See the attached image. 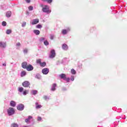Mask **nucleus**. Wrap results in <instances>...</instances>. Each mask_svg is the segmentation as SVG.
<instances>
[{
	"instance_id": "nucleus-1",
	"label": "nucleus",
	"mask_w": 127,
	"mask_h": 127,
	"mask_svg": "<svg viewBox=\"0 0 127 127\" xmlns=\"http://www.w3.org/2000/svg\"><path fill=\"white\" fill-rule=\"evenodd\" d=\"M23 90H24V88H23V87H18V94H21V93H22V95H23V96H26V95L28 94V90H25L23 91Z\"/></svg>"
},
{
	"instance_id": "nucleus-2",
	"label": "nucleus",
	"mask_w": 127,
	"mask_h": 127,
	"mask_svg": "<svg viewBox=\"0 0 127 127\" xmlns=\"http://www.w3.org/2000/svg\"><path fill=\"white\" fill-rule=\"evenodd\" d=\"M42 11L46 13H50L51 12V10H50L49 5H45L43 7Z\"/></svg>"
},
{
	"instance_id": "nucleus-3",
	"label": "nucleus",
	"mask_w": 127,
	"mask_h": 127,
	"mask_svg": "<svg viewBox=\"0 0 127 127\" xmlns=\"http://www.w3.org/2000/svg\"><path fill=\"white\" fill-rule=\"evenodd\" d=\"M7 113L8 116H13L14 113H15V111H14L13 108L9 107L7 110Z\"/></svg>"
},
{
	"instance_id": "nucleus-4",
	"label": "nucleus",
	"mask_w": 127,
	"mask_h": 127,
	"mask_svg": "<svg viewBox=\"0 0 127 127\" xmlns=\"http://www.w3.org/2000/svg\"><path fill=\"white\" fill-rule=\"evenodd\" d=\"M60 78H61V79H63V80H64V81H66L67 83H69L70 82V78H67V77L66 76V74L64 73L60 74Z\"/></svg>"
},
{
	"instance_id": "nucleus-5",
	"label": "nucleus",
	"mask_w": 127,
	"mask_h": 127,
	"mask_svg": "<svg viewBox=\"0 0 127 127\" xmlns=\"http://www.w3.org/2000/svg\"><path fill=\"white\" fill-rule=\"evenodd\" d=\"M56 56V53H55V50H52L50 52V54L49 55L50 58L51 59H53V58H55V56Z\"/></svg>"
},
{
	"instance_id": "nucleus-6",
	"label": "nucleus",
	"mask_w": 127,
	"mask_h": 127,
	"mask_svg": "<svg viewBox=\"0 0 127 127\" xmlns=\"http://www.w3.org/2000/svg\"><path fill=\"white\" fill-rule=\"evenodd\" d=\"M70 30H71V29L70 28V27H67L66 28V29L62 30V33L64 35H66V34H67V33H68V32H70Z\"/></svg>"
},
{
	"instance_id": "nucleus-7",
	"label": "nucleus",
	"mask_w": 127,
	"mask_h": 127,
	"mask_svg": "<svg viewBox=\"0 0 127 127\" xmlns=\"http://www.w3.org/2000/svg\"><path fill=\"white\" fill-rule=\"evenodd\" d=\"M17 109L18 111H23V110H24V105L21 104L18 105L17 106Z\"/></svg>"
},
{
	"instance_id": "nucleus-8",
	"label": "nucleus",
	"mask_w": 127,
	"mask_h": 127,
	"mask_svg": "<svg viewBox=\"0 0 127 127\" xmlns=\"http://www.w3.org/2000/svg\"><path fill=\"white\" fill-rule=\"evenodd\" d=\"M39 19L37 18V19H33L30 22V23L31 24H32V25H34L35 24H37V23H39Z\"/></svg>"
},
{
	"instance_id": "nucleus-9",
	"label": "nucleus",
	"mask_w": 127,
	"mask_h": 127,
	"mask_svg": "<svg viewBox=\"0 0 127 127\" xmlns=\"http://www.w3.org/2000/svg\"><path fill=\"white\" fill-rule=\"evenodd\" d=\"M22 85L23 87H24V88H28V87H29L30 83L28 81H25L22 83Z\"/></svg>"
},
{
	"instance_id": "nucleus-10",
	"label": "nucleus",
	"mask_w": 127,
	"mask_h": 127,
	"mask_svg": "<svg viewBox=\"0 0 127 127\" xmlns=\"http://www.w3.org/2000/svg\"><path fill=\"white\" fill-rule=\"evenodd\" d=\"M42 73H43L44 75H47V74L49 73V69L48 68H45L43 69L42 70Z\"/></svg>"
},
{
	"instance_id": "nucleus-11",
	"label": "nucleus",
	"mask_w": 127,
	"mask_h": 127,
	"mask_svg": "<svg viewBox=\"0 0 127 127\" xmlns=\"http://www.w3.org/2000/svg\"><path fill=\"white\" fill-rule=\"evenodd\" d=\"M0 48H6V42H0Z\"/></svg>"
},
{
	"instance_id": "nucleus-12",
	"label": "nucleus",
	"mask_w": 127,
	"mask_h": 127,
	"mask_svg": "<svg viewBox=\"0 0 127 127\" xmlns=\"http://www.w3.org/2000/svg\"><path fill=\"white\" fill-rule=\"evenodd\" d=\"M56 87H57V85L56 83L53 84L51 89V91H52V92L56 91Z\"/></svg>"
},
{
	"instance_id": "nucleus-13",
	"label": "nucleus",
	"mask_w": 127,
	"mask_h": 127,
	"mask_svg": "<svg viewBox=\"0 0 127 127\" xmlns=\"http://www.w3.org/2000/svg\"><path fill=\"white\" fill-rule=\"evenodd\" d=\"M32 119H33L32 116H29L28 117V118L25 120V122L27 124H29L30 123V120H32Z\"/></svg>"
},
{
	"instance_id": "nucleus-14",
	"label": "nucleus",
	"mask_w": 127,
	"mask_h": 127,
	"mask_svg": "<svg viewBox=\"0 0 127 127\" xmlns=\"http://www.w3.org/2000/svg\"><path fill=\"white\" fill-rule=\"evenodd\" d=\"M26 69L27 71H32V70H33V66L31 64H29L27 65Z\"/></svg>"
},
{
	"instance_id": "nucleus-15",
	"label": "nucleus",
	"mask_w": 127,
	"mask_h": 127,
	"mask_svg": "<svg viewBox=\"0 0 127 127\" xmlns=\"http://www.w3.org/2000/svg\"><path fill=\"white\" fill-rule=\"evenodd\" d=\"M35 108L37 110H38L39 109H41V108H42V106L40 104H39V103H38V102H36L35 103Z\"/></svg>"
},
{
	"instance_id": "nucleus-16",
	"label": "nucleus",
	"mask_w": 127,
	"mask_h": 127,
	"mask_svg": "<svg viewBox=\"0 0 127 127\" xmlns=\"http://www.w3.org/2000/svg\"><path fill=\"white\" fill-rule=\"evenodd\" d=\"M27 66H28V65H27V63L26 62H24L22 63V67L23 69H26V68H27Z\"/></svg>"
},
{
	"instance_id": "nucleus-17",
	"label": "nucleus",
	"mask_w": 127,
	"mask_h": 127,
	"mask_svg": "<svg viewBox=\"0 0 127 127\" xmlns=\"http://www.w3.org/2000/svg\"><path fill=\"white\" fill-rule=\"evenodd\" d=\"M10 107L14 108V107L16 106V103L14 101L12 100L10 102Z\"/></svg>"
},
{
	"instance_id": "nucleus-18",
	"label": "nucleus",
	"mask_w": 127,
	"mask_h": 127,
	"mask_svg": "<svg viewBox=\"0 0 127 127\" xmlns=\"http://www.w3.org/2000/svg\"><path fill=\"white\" fill-rule=\"evenodd\" d=\"M62 49L63 50L67 51L68 50V46L66 44H64L62 45Z\"/></svg>"
},
{
	"instance_id": "nucleus-19",
	"label": "nucleus",
	"mask_w": 127,
	"mask_h": 127,
	"mask_svg": "<svg viewBox=\"0 0 127 127\" xmlns=\"http://www.w3.org/2000/svg\"><path fill=\"white\" fill-rule=\"evenodd\" d=\"M33 32L36 35H39L40 34V31L38 30H34Z\"/></svg>"
},
{
	"instance_id": "nucleus-20",
	"label": "nucleus",
	"mask_w": 127,
	"mask_h": 127,
	"mask_svg": "<svg viewBox=\"0 0 127 127\" xmlns=\"http://www.w3.org/2000/svg\"><path fill=\"white\" fill-rule=\"evenodd\" d=\"M6 17H10L11 16V11H7L6 13Z\"/></svg>"
},
{
	"instance_id": "nucleus-21",
	"label": "nucleus",
	"mask_w": 127,
	"mask_h": 127,
	"mask_svg": "<svg viewBox=\"0 0 127 127\" xmlns=\"http://www.w3.org/2000/svg\"><path fill=\"white\" fill-rule=\"evenodd\" d=\"M20 76L21 77H24L25 76H26V71H23L20 73Z\"/></svg>"
},
{
	"instance_id": "nucleus-22",
	"label": "nucleus",
	"mask_w": 127,
	"mask_h": 127,
	"mask_svg": "<svg viewBox=\"0 0 127 127\" xmlns=\"http://www.w3.org/2000/svg\"><path fill=\"white\" fill-rule=\"evenodd\" d=\"M35 78L36 79H38L39 80H40V79H41V78H42V76H41V75L39 74H37L35 76Z\"/></svg>"
},
{
	"instance_id": "nucleus-23",
	"label": "nucleus",
	"mask_w": 127,
	"mask_h": 127,
	"mask_svg": "<svg viewBox=\"0 0 127 127\" xmlns=\"http://www.w3.org/2000/svg\"><path fill=\"white\" fill-rule=\"evenodd\" d=\"M40 65L41 66V67H45V66H46V63L45 62L41 63Z\"/></svg>"
},
{
	"instance_id": "nucleus-24",
	"label": "nucleus",
	"mask_w": 127,
	"mask_h": 127,
	"mask_svg": "<svg viewBox=\"0 0 127 127\" xmlns=\"http://www.w3.org/2000/svg\"><path fill=\"white\" fill-rule=\"evenodd\" d=\"M42 1H46L48 3H51L53 0H42Z\"/></svg>"
},
{
	"instance_id": "nucleus-25",
	"label": "nucleus",
	"mask_w": 127,
	"mask_h": 127,
	"mask_svg": "<svg viewBox=\"0 0 127 127\" xmlns=\"http://www.w3.org/2000/svg\"><path fill=\"white\" fill-rule=\"evenodd\" d=\"M71 73L72 74V75H76V70L72 68L71 70Z\"/></svg>"
},
{
	"instance_id": "nucleus-26",
	"label": "nucleus",
	"mask_w": 127,
	"mask_h": 127,
	"mask_svg": "<svg viewBox=\"0 0 127 127\" xmlns=\"http://www.w3.org/2000/svg\"><path fill=\"white\" fill-rule=\"evenodd\" d=\"M43 98L46 101H48L49 100V99H50L49 96H47L46 95L44 96Z\"/></svg>"
},
{
	"instance_id": "nucleus-27",
	"label": "nucleus",
	"mask_w": 127,
	"mask_h": 127,
	"mask_svg": "<svg viewBox=\"0 0 127 127\" xmlns=\"http://www.w3.org/2000/svg\"><path fill=\"white\" fill-rule=\"evenodd\" d=\"M44 44L46 45V46H47V45H49V42H48L47 40H45L44 41Z\"/></svg>"
},
{
	"instance_id": "nucleus-28",
	"label": "nucleus",
	"mask_w": 127,
	"mask_h": 127,
	"mask_svg": "<svg viewBox=\"0 0 127 127\" xmlns=\"http://www.w3.org/2000/svg\"><path fill=\"white\" fill-rule=\"evenodd\" d=\"M20 43H17L16 44V47L17 49H19V47H20Z\"/></svg>"
},
{
	"instance_id": "nucleus-29",
	"label": "nucleus",
	"mask_w": 127,
	"mask_h": 127,
	"mask_svg": "<svg viewBox=\"0 0 127 127\" xmlns=\"http://www.w3.org/2000/svg\"><path fill=\"white\" fill-rule=\"evenodd\" d=\"M6 34H10V33H11V30L10 29H7L6 31Z\"/></svg>"
},
{
	"instance_id": "nucleus-30",
	"label": "nucleus",
	"mask_w": 127,
	"mask_h": 127,
	"mask_svg": "<svg viewBox=\"0 0 127 127\" xmlns=\"http://www.w3.org/2000/svg\"><path fill=\"white\" fill-rule=\"evenodd\" d=\"M28 52V50L27 49H24L23 50L24 54H27Z\"/></svg>"
},
{
	"instance_id": "nucleus-31",
	"label": "nucleus",
	"mask_w": 127,
	"mask_h": 127,
	"mask_svg": "<svg viewBox=\"0 0 127 127\" xmlns=\"http://www.w3.org/2000/svg\"><path fill=\"white\" fill-rule=\"evenodd\" d=\"M31 93L32 95H36V94H37V90H32Z\"/></svg>"
},
{
	"instance_id": "nucleus-32",
	"label": "nucleus",
	"mask_w": 127,
	"mask_h": 127,
	"mask_svg": "<svg viewBox=\"0 0 127 127\" xmlns=\"http://www.w3.org/2000/svg\"><path fill=\"white\" fill-rule=\"evenodd\" d=\"M21 26L22 27H25V26H26V22H23Z\"/></svg>"
},
{
	"instance_id": "nucleus-33",
	"label": "nucleus",
	"mask_w": 127,
	"mask_h": 127,
	"mask_svg": "<svg viewBox=\"0 0 127 127\" xmlns=\"http://www.w3.org/2000/svg\"><path fill=\"white\" fill-rule=\"evenodd\" d=\"M36 28H42V25L41 24H38L36 26Z\"/></svg>"
},
{
	"instance_id": "nucleus-34",
	"label": "nucleus",
	"mask_w": 127,
	"mask_h": 127,
	"mask_svg": "<svg viewBox=\"0 0 127 127\" xmlns=\"http://www.w3.org/2000/svg\"><path fill=\"white\" fill-rule=\"evenodd\" d=\"M44 40H45V38H44L43 37H41L39 39V41H40V42H43V41H44Z\"/></svg>"
},
{
	"instance_id": "nucleus-35",
	"label": "nucleus",
	"mask_w": 127,
	"mask_h": 127,
	"mask_svg": "<svg viewBox=\"0 0 127 127\" xmlns=\"http://www.w3.org/2000/svg\"><path fill=\"white\" fill-rule=\"evenodd\" d=\"M28 9H29V10H30V11L33 10V6H29L28 7Z\"/></svg>"
},
{
	"instance_id": "nucleus-36",
	"label": "nucleus",
	"mask_w": 127,
	"mask_h": 127,
	"mask_svg": "<svg viewBox=\"0 0 127 127\" xmlns=\"http://www.w3.org/2000/svg\"><path fill=\"white\" fill-rule=\"evenodd\" d=\"M37 64H39L40 65V64H41V60L40 59L37 60Z\"/></svg>"
},
{
	"instance_id": "nucleus-37",
	"label": "nucleus",
	"mask_w": 127,
	"mask_h": 127,
	"mask_svg": "<svg viewBox=\"0 0 127 127\" xmlns=\"http://www.w3.org/2000/svg\"><path fill=\"white\" fill-rule=\"evenodd\" d=\"M2 26H6V22L3 21L2 22Z\"/></svg>"
},
{
	"instance_id": "nucleus-38",
	"label": "nucleus",
	"mask_w": 127,
	"mask_h": 127,
	"mask_svg": "<svg viewBox=\"0 0 127 127\" xmlns=\"http://www.w3.org/2000/svg\"><path fill=\"white\" fill-rule=\"evenodd\" d=\"M12 127H18V125L16 124H13L12 125Z\"/></svg>"
},
{
	"instance_id": "nucleus-39",
	"label": "nucleus",
	"mask_w": 127,
	"mask_h": 127,
	"mask_svg": "<svg viewBox=\"0 0 127 127\" xmlns=\"http://www.w3.org/2000/svg\"><path fill=\"white\" fill-rule=\"evenodd\" d=\"M74 75H71L70 76V81H74Z\"/></svg>"
},
{
	"instance_id": "nucleus-40",
	"label": "nucleus",
	"mask_w": 127,
	"mask_h": 127,
	"mask_svg": "<svg viewBox=\"0 0 127 127\" xmlns=\"http://www.w3.org/2000/svg\"><path fill=\"white\" fill-rule=\"evenodd\" d=\"M50 39H51V40H53V39H54V35H51L50 36Z\"/></svg>"
},
{
	"instance_id": "nucleus-41",
	"label": "nucleus",
	"mask_w": 127,
	"mask_h": 127,
	"mask_svg": "<svg viewBox=\"0 0 127 127\" xmlns=\"http://www.w3.org/2000/svg\"><path fill=\"white\" fill-rule=\"evenodd\" d=\"M41 120H42V118H41V117H38L37 118V121H38V122H40V121H41Z\"/></svg>"
},
{
	"instance_id": "nucleus-42",
	"label": "nucleus",
	"mask_w": 127,
	"mask_h": 127,
	"mask_svg": "<svg viewBox=\"0 0 127 127\" xmlns=\"http://www.w3.org/2000/svg\"><path fill=\"white\" fill-rule=\"evenodd\" d=\"M26 2H27V3H30L31 0H25Z\"/></svg>"
},
{
	"instance_id": "nucleus-43",
	"label": "nucleus",
	"mask_w": 127,
	"mask_h": 127,
	"mask_svg": "<svg viewBox=\"0 0 127 127\" xmlns=\"http://www.w3.org/2000/svg\"><path fill=\"white\" fill-rule=\"evenodd\" d=\"M2 66H4V67H5L6 66V64L5 63L2 64Z\"/></svg>"
},
{
	"instance_id": "nucleus-44",
	"label": "nucleus",
	"mask_w": 127,
	"mask_h": 127,
	"mask_svg": "<svg viewBox=\"0 0 127 127\" xmlns=\"http://www.w3.org/2000/svg\"><path fill=\"white\" fill-rule=\"evenodd\" d=\"M42 7H43V5H41Z\"/></svg>"
}]
</instances>
